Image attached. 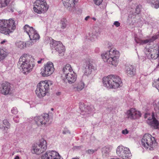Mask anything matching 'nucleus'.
<instances>
[{"label":"nucleus","mask_w":159,"mask_h":159,"mask_svg":"<svg viewBox=\"0 0 159 159\" xmlns=\"http://www.w3.org/2000/svg\"><path fill=\"white\" fill-rule=\"evenodd\" d=\"M33 60V59L27 54H24L20 58L18 65L21 67L24 74H27L32 71L35 65Z\"/></svg>","instance_id":"obj_1"},{"label":"nucleus","mask_w":159,"mask_h":159,"mask_svg":"<svg viewBox=\"0 0 159 159\" xmlns=\"http://www.w3.org/2000/svg\"><path fill=\"white\" fill-rule=\"evenodd\" d=\"M120 55L119 52L114 48H111L101 54L104 61L115 67L118 65Z\"/></svg>","instance_id":"obj_2"},{"label":"nucleus","mask_w":159,"mask_h":159,"mask_svg":"<svg viewBox=\"0 0 159 159\" xmlns=\"http://www.w3.org/2000/svg\"><path fill=\"white\" fill-rule=\"evenodd\" d=\"M103 85L108 88L116 89L121 86L122 81L120 78L116 75H110L102 79Z\"/></svg>","instance_id":"obj_3"},{"label":"nucleus","mask_w":159,"mask_h":159,"mask_svg":"<svg viewBox=\"0 0 159 159\" xmlns=\"http://www.w3.org/2000/svg\"><path fill=\"white\" fill-rule=\"evenodd\" d=\"M16 28L14 20L12 19L9 20H0V32L6 35H9Z\"/></svg>","instance_id":"obj_4"},{"label":"nucleus","mask_w":159,"mask_h":159,"mask_svg":"<svg viewBox=\"0 0 159 159\" xmlns=\"http://www.w3.org/2000/svg\"><path fill=\"white\" fill-rule=\"evenodd\" d=\"M49 84H52V82L45 81H41L38 84L35 92L39 97H44L48 92Z\"/></svg>","instance_id":"obj_5"},{"label":"nucleus","mask_w":159,"mask_h":159,"mask_svg":"<svg viewBox=\"0 0 159 159\" xmlns=\"http://www.w3.org/2000/svg\"><path fill=\"white\" fill-rule=\"evenodd\" d=\"M142 144L145 148H149L150 150L153 149L152 146L156 143L155 138L149 134H145L141 139Z\"/></svg>","instance_id":"obj_6"},{"label":"nucleus","mask_w":159,"mask_h":159,"mask_svg":"<svg viewBox=\"0 0 159 159\" xmlns=\"http://www.w3.org/2000/svg\"><path fill=\"white\" fill-rule=\"evenodd\" d=\"M48 8L46 1L38 0L35 2L33 10L35 12L40 14L46 12Z\"/></svg>","instance_id":"obj_7"},{"label":"nucleus","mask_w":159,"mask_h":159,"mask_svg":"<svg viewBox=\"0 0 159 159\" xmlns=\"http://www.w3.org/2000/svg\"><path fill=\"white\" fill-rule=\"evenodd\" d=\"M47 148V143L44 139H40L38 143L33 147L32 152L38 155L44 152Z\"/></svg>","instance_id":"obj_8"},{"label":"nucleus","mask_w":159,"mask_h":159,"mask_svg":"<svg viewBox=\"0 0 159 159\" xmlns=\"http://www.w3.org/2000/svg\"><path fill=\"white\" fill-rule=\"evenodd\" d=\"M49 40L50 46L54 48L58 52L60 56H63L64 55L65 48L62 43L60 41L54 40L52 38L49 39Z\"/></svg>","instance_id":"obj_9"},{"label":"nucleus","mask_w":159,"mask_h":159,"mask_svg":"<svg viewBox=\"0 0 159 159\" xmlns=\"http://www.w3.org/2000/svg\"><path fill=\"white\" fill-rule=\"evenodd\" d=\"M116 153L119 156L123 159H128L131 156L129 148L122 146H119L117 147Z\"/></svg>","instance_id":"obj_10"},{"label":"nucleus","mask_w":159,"mask_h":159,"mask_svg":"<svg viewBox=\"0 0 159 159\" xmlns=\"http://www.w3.org/2000/svg\"><path fill=\"white\" fill-rule=\"evenodd\" d=\"M24 31L29 35L30 40H36L40 38L39 34L33 27H30L28 25H26L24 26Z\"/></svg>","instance_id":"obj_11"},{"label":"nucleus","mask_w":159,"mask_h":159,"mask_svg":"<svg viewBox=\"0 0 159 159\" xmlns=\"http://www.w3.org/2000/svg\"><path fill=\"white\" fill-rule=\"evenodd\" d=\"M54 70L53 63L51 61H48L44 65L41 73L43 76L48 77L53 73Z\"/></svg>","instance_id":"obj_12"},{"label":"nucleus","mask_w":159,"mask_h":159,"mask_svg":"<svg viewBox=\"0 0 159 159\" xmlns=\"http://www.w3.org/2000/svg\"><path fill=\"white\" fill-rule=\"evenodd\" d=\"M34 120L38 126H47V123L49 120V115L46 113L43 114L40 116L35 117Z\"/></svg>","instance_id":"obj_13"},{"label":"nucleus","mask_w":159,"mask_h":159,"mask_svg":"<svg viewBox=\"0 0 159 159\" xmlns=\"http://www.w3.org/2000/svg\"><path fill=\"white\" fill-rule=\"evenodd\" d=\"M60 155L57 152L49 151L42 156L41 159H60Z\"/></svg>","instance_id":"obj_14"},{"label":"nucleus","mask_w":159,"mask_h":159,"mask_svg":"<svg viewBox=\"0 0 159 159\" xmlns=\"http://www.w3.org/2000/svg\"><path fill=\"white\" fill-rule=\"evenodd\" d=\"M126 117L130 120L135 119L141 116V114L139 111L135 110V109L131 108L128 110L126 113Z\"/></svg>","instance_id":"obj_15"},{"label":"nucleus","mask_w":159,"mask_h":159,"mask_svg":"<svg viewBox=\"0 0 159 159\" xmlns=\"http://www.w3.org/2000/svg\"><path fill=\"white\" fill-rule=\"evenodd\" d=\"M11 2V0H0V8L7 7L11 12H13L15 3L13 2Z\"/></svg>","instance_id":"obj_16"},{"label":"nucleus","mask_w":159,"mask_h":159,"mask_svg":"<svg viewBox=\"0 0 159 159\" xmlns=\"http://www.w3.org/2000/svg\"><path fill=\"white\" fill-rule=\"evenodd\" d=\"M152 118H148L147 121V124L151 127L155 129H159V122L155 118L153 112L152 115Z\"/></svg>","instance_id":"obj_17"},{"label":"nucleus","mask_w":159,"mask_h":159,"mask_svg":"<svg viewBox=\"0 0 159 159\" xmlns=\"http://www.w3.org/2000/svg\"><path fill=\"white\" fill-rule=\"evenodd\" d=\"M159 37V35L157 34L153 36L149 39L145 40H141L137 38H135V41L137 43H139L140 44H143L152 43L155 40L158 39Z\"/></svg>","instance_id":"obj_18"},{"label":"nucleus","mask_w":159,"mask_h":159,"mask_svg":"<svg viewBox=\"0 0 159 159\" xmlns=\"http://www.w3.org/2000/svg\"><path fill=\"white\" fill-rule=\"evenodd\" d=\"M2 88L1 90V93L4 95H7L11 93L10 84L5 82L2 84Z\"/></svg>","instance_id":"obj_19"},{"label":"nucleus","mask_w":159,"mask_h":159,"mask_svg":"<svg viewBox=\"0 0 159 159\" xmlns=\"http://www.w3.org/2000/svg\"><path fill=\"white\" fill-rule=\"evenodd\" d=\"M80 114L85 115L89 114L92 111V109L90 106H87L86 107L84 104L80 103Z\"/></svg>","instance_id":"obj_20"},{"label":"nucleus","mask_w":159,"mask_h":159,"mask_svg":"<svg viewBox=\"0 0 159 159\" xmlns=\"http://www.w3.org/2000/svg\"><path fill=\"white\" fill-rule=\"evenodd\" d=\"M77 75L74 72H71L69 74L65 76L70 84L74 83L76 80Z\"/></svg>","instance_id":"obj_21"},{"label":"nucleus","mask_w":159,"mask_h":159,"mask_svg":"<svg viewBox=\"0 0 159 159\" xmlns=\"http://www.w3.org/2000/svg\"><path fill=\"white\" fill-rule=\"evenodd\" d=\"M64 6L67 8H69V10L74 7L75 0H62Z\"/></svg>","instance_id":"obj_22"},{"label":"nucleus","mask_w":159,"mask_h":159,"mask_svg":"<svg viewBox=\"0 0 159 159\" xmlns=\"http://www.w3.org/2000/svg\"><path fill=\"white\" fill-rule=\"evenodd\" d=\"M126 72L129 75L132 76L135 74V70L133 66L131 65H127L125 67Z\"/></svg>","instance_id":"obj_23"},{"label":"nucleus","mask_w":159,"mask_h":159,"mask_svg":"<svg viewBox=\"0 0 159 159\" xmlns=\"http://www.w3.org/2000/svg\"><path fill=\"white\" fill-rule=\"evenodd\" d=\"M62 73L64 75V76L69 74L72 71V68L69 64H66L63 67L62 69Z\"/></svg>","instance_id":"obj_24"},{"label":"nucleus","mask_w":159,"mask_h":159,"mask_svg":"<svg viewBox=\"0 0 159 159\" xmlns=\"http://www.w3.org/2000/svg\"><path fill=\"white\" fill-rule=\"evenodd\" d=\"M84 84L82 81H80L78 83L77 86L74 88L75 91H80L81 90L84 88Z\"/></svg>","instance_id":"obj_25"},{"label":"nucleus","mask_w":159,"mask_h":159,"mask_svg":"<svg viewBox=\"0 0 159 159\" xmlns=\"http://www.w3.org/2000/svg\"><path fill=\"white\" fill-rule=\"evenodd\" d=\"M83 62L84 65V67L89 69H91V70L93 69H94V66H93L90 61H85Z\"/></svg>","instance_id":"obj_26"},{"label":"nucleus","mask_w":159,"mask_h":159,"mask_svg":"<svg viewBox=\"0 0 159 159\" xmlns=\"http://www.w3.org/2000/svg\"><path fill=\"white\" fill-rule=\"evenodd\" d=\"M152 7L156 9L159 8V0H149Z\"/></svg>","instance_id":"obj_27"},{"label":"nucleus","mask_w":159,"mask_h":159,"mask_svg":"<svg viewBox=\"0 0 159 159\" xmlns=\"http://www.w3.org/2000/svg\"><path fill=\"white\" fill-rule=\"evenodd\" d=\"M110 151V147L108 146H105L102 148V153L105 156L108 155Z\"/></svg>","instance_id":"obj_28"},{"label":"nucleus","mask_w":159,"mask_h":159,"mask_svg":"<svg viewBox=\"0 0 159 159\" xmlns=\"http://www.w3.org/2000/svg\"><path fill=\"white\" fill-rule=\"evenodd\" d=\"M61 27V29H64L67 25V21L65 18H63L60 21Z\"/></svg>","instance_id":"obj_29"},{"label":"nucleus","mask_w":159,"mask_h":159,"mask_svg":"<svg viewBox=\"0 0 159 159\" xmlns=\"http://www.w3.org/2000/svg\"><path fill=\"white\" fill-rule=\"evenodd\" d=\"M92 33L93 34H94L93 38H97V37L100 34V31L99 29L96 28V29H93Z\"/></svg>","instance_id":"obj_30"},{"label":"nucleus","mask_w":159,"mask_h":159,"mask_svg":"<svg viewBox=\"0 0 159 159\" xmlns=\"http://www.w3.org/2000/svg\"><path fill=\"white\" fill-rule=\"evenodd\" d=\"M16 45L20 49H23L26 47V43L24 42L20 41L16 43Z\"/></svg>","instance_id":"obj_31"},{"label":"nucleus","mask_w":159,"mask_h":159,"mask_svg":"<svg viewBox=\"0 0 159 159\" xmlns=\"http://www.w3.org/2000/svg\"><path fill=\"white\" fill-rule=\"evenodd\" d=\"M7 56V53L3 50H0V61L3 60Z\"/></svg>","instance_id":"obj_32"},{"label":"nucleus","mask_w":159,"mask_h":159,"mask_svg":"<svg viewBox=\"0 0 159 159\" xmlns=\"http://www.w3.org/2000/svg\"><path fill=\"white\" fill-rule=\"evenodd\" d=\"M141 6L139 5H137L135 10V11L133 13L134 15L135 16L136 15L140 14L141 12Z\"/></svg>","instance_id":"obj_33"},{"label":"nucleus","mask_w":159,"mask_h":159,"mask_svg":"<svg viewBox=\"0 0 159 159\" xmlns=\"http://www.w3.org/2000/svg\"><path fill=\"white\" fill-rule=\"evenodd\" d=\"M94 34H93V33H89L87 35L86 38L88 39H89L90 40H93L97 38H93V35Z\"/></svg>","instance_id":"obj_34"},{"label":"nucleus","mask_w":159,"mask_h":159,"mask_svg":"<svg viewBox=\"0 0 159 159\" xmlns=\"http://www.w3.org/2000/svg\"><path fill=\"white\" fill-rule=\"evenodd\" d=\"M84 75H88L91 73L92 70L91 69H89L84 67Z\"/></svg>","instance_id":"obj_35"},{"label":"nucleus","mask_w":159,"mask_h":159,"mask_svg":"<svg viewBox=\"0 0 159 159\" xmlns=\"http://www.w3.org/2000/svg\"><path fill=\"white\" fill-rule=\"evenodd\" d=\"M98 150L97 149H89L85 151V152L88 154H92Z\"/></svg>","instance_id":"obj_36"},{"label":"nucleus","mask_w":159,"mask_h":159,"mask_svg":"<svg viewBox=\"0 0 159 159\" xmlns=\"http://www.w3.org/2000/svg\"><path fill=\"white\" fill-rule=\"evenodd\" d=\"M3 123L4 125L7 126H6L4 127V129H5V128L6 127L7 128L10 127V124L9 123V121L5 119L3 120Z\"/></svg>","instance_id":"obj_37"},{"label":"nucleus","mask_w":159,"mask_h":159,"mask_svg":"<svg viewBox=\"0 0 159 159\" xmlns=\"http://www.w3.org/2000/svg\"><path fill=\"white\" fill-rule=\"evenodd\" d=\"M11 112L12 113L16 114L18 113V111L17 108L16 107H14L12 109Z\"/></svg>","instance_id":"obj_38"},{"label":"nucleus","mask_w":159,"mask_h":159,"mask_svg":"<svg viewBox=\"0 0 159 159\" xmlns=\"http://www.w3.org/2000/svg\"><path fill=\"white\" fill-rule=\"evenodd\" d=\"M95 4L97 5H100L102 2L103 0H93Z\"/></svg>","instance_id":"obj_39"},{"label":"nucleus","mask_w":159,"mask_h":159,"mask_svg":"<svg viewBox=\"0 0 159 159\" xmlns=\"http://www.w3.org/2000/svg\"><path fill=\"white\" fill-rule=\"evenodd\" d=\"M30 40V41H29L28 42H27V44H28L29 46H31L33 44H34V43L36 42V40Z\"/></svg>","instance_id":"obj_40"},{"label":"nucleus","mask_w":159,"mask_h":159,"mask_svg":"<svg viewBox=\"0 0 159 159\" xmlns=\"http://www.w3.org/2000/svg\"><path fill=\"white\" fill-rule=\"evenodd\" d=\"M13 120L15 122L17 123L19 122V118L18 116H16L13 118Z\"/></svg>","instance_id":"obj_41"},{"label":"nucleus","mask_w":159,"mask_h":159,"mask_svg":"<svg viewBox=\"0 0 159 159\" xmlns=\"http://www.w3.org/2000/svg\"><path fill=\"white\" fill-rule=\"evenodd\" d=\"M155 87L159 91V78L156 82V84L155 85Z\"/></svg>","instance_id":"obj_42"},{"label":"nucleus","mask_w":159,"mask_h":159,"mask_svg":"<svg viewBox=\"0 0 159 159\" xmlns=\"http://www.w3.org/2000/svg\"><path fill=\"white\" fill-rule=\"evenodd\" d=\"M113 25L116 27H118L120 26V23L118 21H116L114 22Z\"/></svg>","instance_id":"obj_43"},{"label":"nucleus","mask_w":159,"mask_h":159,"mask_svg":"<svg viewBox=\"0 0 159 159\" xmlns=\"http://www.w3.org/2000/svg\"><path fill=\"white\" fill-rule=\"evenodd\" d=\"M152 50L149 48L146 49L145 52L146 54H148V53H149V54H151V53Z\"/></svg>","instance_id":"obj_44"},{"label":"nucleus","mask_w":159,"mask_h":159,"mask_svg":"<svg viewBox=\"0 0 159 159\" xmlns=\"http://www.w3.org/2000/svg\"><path fill=\"white\" fill-rule=\"evenodd\" d=\"M62 133L63 134H66L67 133L70 134V132L69 130L67 129H65L64 130H63L62 132Z\"/></svg>","instance_id":"obj_45"},{"label":"nucleus","mask_w":159,"mask_h":159,"mask_svg":"<svg viewBox=\"0 0 159 159\" xmlns=\"http://www.w3.org/2000/svg\"><path fill=\"white\" fill-rule=\"evenodd\" d=\"M128 133H129V131L128 130H127V129H125V130H123L122 131V133L123 134H128Z\"/></svg>","instance_id":"obj_46"},{"label":"nucleus","mask_w":159,"mask_h":159,"mask_svg":"<svg viewBox=\"0 0 159 159\" xmlns=\"http://www.w3.org/2000/svg\"><path fill=\"white\" fill-rule=\"evenodd\" d=\"M7 41V40L6 39H4L3 41L1 42L0 43L1 44H3L5 42H6Z\"/></svg>","instance_id":"obj_47"},{"label":"nucleus","mask_w":159,"mask_h":159,"mask_svg":"<svg viewBox=\"0 0 159 159\" xmlns=\"http://www.w3.org/2000/svg\"><path fill=\"white\" fill-rule=\"evenodd\" d=\"M43 60H44L43 59H41L40 60H39V61H37L38 63L39 64H40V63H41L42 61Z\"/></svg>","instance_id":"obj_48"},{"label":"nucleus","mask_w":159,"mask_h":159,"mask_svg":"<svg viewBox=\"0 0 159 159\" xmlns=\"http://www.w3.org/2000/svg\"><path fill=\"white\" fill-rule=\"evenodd\" d=\"M89 18H90L89 16H86V17L85 18V20H88V19Z\"/></svg>","instance_id":"obj_49"},{"label":"nucleus","mask_w":159,"mask_h":159,"mask_svg":"<svg viewBox=\"0 0 159 159\" xmlns=\"http://www.w3.org/2000/svg\"><path fill=\"white\" fill-rule=\"evenodd\" d=\"M153 159H159V158L157 156H155L154 157Z\"/></svg>","instance_id":"obj_50"},{"label":"nucleus","mask_w":159,"mask_h":159,"mask_svg":"<svg viewBox=\"0 0 159 159\" xmlns=\"http://www.w3.org/2000/svg\"><path fill=\"white\" fill-rule=\"evenodd\" d=\"M15 159H19V157L18 156H17L15 158Z\"/></svg>","instance_id":"obj_51"},{"label":"nucleus","mask_w":159,"mask_h":159,"mask_svg":"<svg viewBox=\"0 0 159 159\" xmlns=\"http://www.w3.org/2000/svg\"><path fill=\"white\" fill-rule=\"evenodd\" d=\"M93 19L94 20H96V19L94 17L93 18Z\"/></svg>","instance_id":"obj_52"},{"label":"nucleus","mask_w":159,"mask_h":159,"mask_svg":"<svg viewBox=\"0 0 159 159\" xmlns=\"http://www.w3.org/2000/svg\"><path fill=\"white\" fill-rule=\"evenodd\" d=\"M157 107H159V102L158 103V104H157Z\"/></svg>","instance_id":"obj_53"},{"label":"nucleus","mask_w":159,"mask_h":159,"mask_svg":"<svg viewBox=\"0 0 159 159\" xmlns=\"http://www.w3.org/2000/svg\"><path fill=\"white\" fill-rule=\"evenodd\" d=\"M51 110H52V111H53V108H52L51 109Z\"/></svg>","instance_id":"obj_54"},{"label":"nucleus","mask_w":159,"mask_h":159,"mask_svg":"<svg viewBox=\"0 0 159 159\" xmlns=\"http://www.w3.org/2000/svg\"><path fill=\"white\" fill-rule=\"evenodd\" d=\"M145 118H146V116H145Z\"/></svg>","instance_id":"obj_55"}]
</instances>
